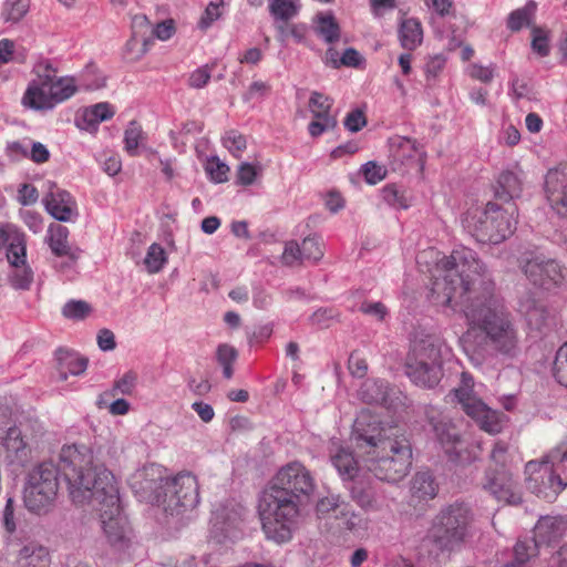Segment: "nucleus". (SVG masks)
I'll use <instances>...</instances> for the list:
<instances>
[{"mask_svg":"<svg viewBox=\"0 0 567 567\" xmlns=\"http://www.w3.org/2000/svg\"><path fill=\"white\" fill-rule=\"evenodd\" d=\"M436 271L430 299L463 315L467 327L463 339L514 358L519 352L518 327L476 252L467 247L455 248L437 260Z\"/></svg>","mask_w":567,"mask_h":567,"instance_id":"obj_1","label":"nucleus"},{"mask_svg":"<svg viewBox=\"0 0 567 567\" xmlns=\"http://www.w3.org/2000/svg\"><path fill=\"white\" fill-rule=\"evenodd\" d=\"M350 442L375 478L395 484L410 473L413 453L409 440L399 426L382 424L369 411L363 410L357 416Z\"/></svg>","mask_w":567,"mask_h":567,"instance_id":"obj_2","label":"nucleus"},{"mask_svg":"<svg viewBox=\"0 0 567 567\" xmlns=\"http://www.w3.org/2000/svg\"><path fill=\"white\" fill-rule=\"evenodd\" d=\"M315 491V478L300 462L282 466L260 495L258 513L266 537L277 544L292 538L299 517V499Z\"/></svg>","mask_w":567,"mask_h":567,"instance_id":"obj_3","label":"nucleus"},{"mask_svg":"<svg viewBox=\"0 0 567 567\" xmlns=\"http://www.w3.org/2000/svg\"><path fill=\"white\" fill-rule=\"evenodd\" d=\"M131 486L141 502L169 515L192 509L199 502L196 476L181 472L169 480L165 467L157 464H148L138 470L132 477Z\"/></svg>","mask_w":567,"mask_h":567,"instance_id":"obj_4","label":"nucleus"},{"mask_svg":"<svg viewBox=\"0 0 567 567\" xmlns=\"http://www.w3.org/2000/svg\"><path fill=\"white\" fill-rule=\"evenodd\" d=\"M60 468L68 484L69 497L76 507H86L100 495L114 498L115 476L102 465L93 464V452L84 444L64 445L59 455Z\"/></svg>","mask_w":567,"mask_h":567,"instance_id":"obj_5","label":"nucleus"},{"mask_svg":"<svg viewBox=\"0 0 567 567\" xmlns=\"http://www.w3.org/2000/svg\"><path fill=\"white\" fill-rule=\"evenodd\" d=\"M22 99L23 107L33 111H48L71 99L79 90L72 76H59L58 69L50 60L38 61L31 71Z\"/></svg>","mask_w":567,"mask_h":567,"instance_id":"obj_6","label":"nucleus"},{"mask_svg":"<svg viewBox=\"0 0 567 567\" xmlns=\"http://www.w3.org/2000/svg\"><path fill=\"white\" fill-rule=\"evenodd\" d=\"M475 516L464 503L442 508L433 518L427 539L440 553L460 551L475 535Z\"/></svg>","mask_w":567,"mask_h":567,"instance_id":"obj_7","label":"nucleus"},{"mask_svg":"<svg viewBox=\"0 0 567 567\" xmlns=\"http://www.w3.org/2000/svg\"><path fill=\"white\" fill-rule=\"evenodd\" d=\"M463 227L480 243L498 245L511 237L517 224L514 206L504 208L488 202L470 207L462 218Z\"/></svg>","mask_w":567,"mask_h":567,"instance_id":"obj_8","label":"nucleus"},{"mask_svg":"<svg viewBox=\"0 0 567 567\" xmlns=\"http://www.w3.org/2000/svg\"><path fill=\"white\" fill-rule=\"evenodd\" d=\"M58 491L59 467L52 462H43L28 474L23 489L24 505L31 513L47 514L53 507Z\"/></svg>","mask_w":567,"mask_h":567,"instance_id":"obj_9","label":"nucleus"},{"mask_svg":"<svg viewBox=\"0 0 567 567\" xmlns=\"http://www.w3.org/2000/svg\"><path fill=\"white\" fill-rule=\"evenodd\" d=\"M453 395L460 403L464 413L471 417L477 426L491 434L501 433L507 423V416L492 408H489L482 399L474 393V379L468 372L461 374V382L453 390Z\"/></svg>","mask_w":567,"mask_h":567,"instance_id":"obj_10","label":"nucleus"},{"mask_svg":"<svg viewBox=\"0 0 567 567\" xmlns=\"http://www.w3.org/2000/svg\"><path fill=\"white\" fill-rule=\"evenodd\" d=\"M109 496L100 495L89 501L86 507H80L84 512L94 513L101 522L104 534L111 545H120L125 539V532L121 518L118 486L115 485L114 498L111 503Z\"/></svg>","mask_w":567,"mask_h":567,"instance_id":"obj_11","label":"nucleus"},{"mask_svg":"<svg viewBox=\"0 0 567 567\" xmlns=\"http://www.w3.org/2000/svg\"><path fill=\"white\" fill-rule=\"evenodd\" d=\"M522 270L527 279L544 290L567 286V271L555 259L536 256L522 262Z\"/></svg>","mask_w":567,"mask_h":567,"instance_id":"obj_12","label":"nucleus"},{"mask_svg":"<svg viewBox=\"0 0 567 567\" xmlns=\"http://www.w3.org/2000/svg\"><path fill=\"white\" fill-rule=\"evenodd\" d=\"M528 488L538 497L553 502L566 488L560 474H556L548 461H530L525 466Z\"/></svg>","mask_w":567,"mask_h":567,"instance_id":"obj_13","label":"nucleus"},{"mask_svg":"<svg viewBox=\"0 0 567 567\" xmlns=\"http://www.w3.org/2000/svg\"><path fill=\"white\" fill-rule=\"evenodd\" d=\"M308 107L313 117L308 125V132L312 137H318L337 126L338 120L337 115L332 113L333 100L330 96L312 91Z\"/></svg>","mask_w":567,"mask_h":567,"instance_id":"obj_14","label":"nucleus"},{"mask_svg":"<svg viewBox=\"0 0 567 567\" xmlns=\"http://www.w3.org/2000/svg\"><path fill=\"white\" fill-rule=\"evenodd\" d=\"M545 193L550 207L567 219V165L560 164L547 172Z\"/></svg>","mask_w":567,"mask_h":567,"instance_id":"obj_15","label":"nucleus"},{"mask_svg":"<svg viewBox=\"0 0 567 567\" xmlns=\"http://www.w3.org/2000/svg\"><path fill=\"white\" fill-rule=\"evenodd\" d=\"M390 157L395 169L420 166L423 168L425 153L415 140L396 136L390 141Z\"/></svg>","mask_w":567,"mask_h":567,"instance_id":"obj_16","label":"nucleus"},{"mask_svg":"<svg viewBox=\"0 0 567 567\" xmlns=\"http://www.w3.org/2000/svg\"><path fill=\"white\" fill-rule=\"evenodd\" d=\"M484 487L498 502L516 505L522 501L520 488L508 470L495 471L488 474Z\"/></svg>","mask_w":567,"mask_h":567,"instance_id":"obj_17","label":"nucleus"},{"mask_svg":"<svg viewBox=\"0 0 567 567\" xmlns=\"http://www.w3.org/2000/svg\"><path fill=\"white\" fill-rule=\"evenodd\" d=\"M45 210L56 220L70 223L79 215L75 198L66 190L53 187L44 196Z\"/></svg>","mask_w":567,"mask_h":567,"instance_id":"obj_18","label":"nucleus"},{"mask_svg":"<svg viewBox=\"0 0 567 567\" xmlns=\"http://www.w3.org/2000/svg\"><path fill=\"white\" fill-rule=\"evenodd\" d=\"M518 311L525 317L530 329L536 331L545 332L556 326L555 316L532 295H527L519 300Z\"/></svg>","mask_w":567,"mask_h":567,"instance_id":"obj_19","label":"nucleus"},{"mask_svg":"<svg viewBox=\"0 0 567 567\" xmlns=\"http://www.w3.org/2000/svg\"><path fill=\"white\" fill-rule=\"evenodd\" d=\"M443 342L433 334L415 333L410 343L405 361L443 362Z\"/></svg>","mask_w":567,"mask_h":567,"instance_id":"obj_20","label":"nucleus"},{"mask_svg":"<svg viewBox=\"0 0 567 567\" xmlns=\"http://www.w3.org/2000/svg\"><path fill=\"white\" fill-rule=\"evenodd\" d=\"M443 362L405 361V373L410 380L423 388H434L443 377Z\"/></svg>","mask_w":567,"mask_h":567,"instance_id":"obj_21","label":"nucleus"},{"mask_svg":"<svg viewBox=\"0 0 567 567\" xmlns=\"http://www.w3.org/2000/svg\"><path fill=\"white\" fill-rule=\"evenodd\" d=\"M567 533V518L564 516L542 517L534 528L535 546L550 545Z\"/></svg>","mask_w":567,"mask_h":567,"instance_id":"obj_22","label":"nucleus"},{"mask_svg":"<svg viewBox=\"0 0 567 567\" xmlns=\"http://www.w3.org/2000/svg\"><path fill=\"white\" fill-rule=\"evenodd\" d=\"M69 235L68 227L53 223L48 227L45 241L55 257H68L74 261L78 256L69 244Z\"/></svg>","mask_w":567,"mask_h":567,"instance_id":"obj_23","label":"nucleus"},{"mask_svg":"<svg viewBox=\"0 0 567 567\" xmlns=\"http://www.w3.org/2000/svg\"><path fill=\"white\" fill-rule=\"evenodd\" d=\"M2 445L7 452V457L11 462L23 464L30 455V447L24 441L21 430L17 426L9 427L3 437Z\"/></svg>","mask_w":567,"mask_h":567,"instance_id":"obj_24","label":"nucleus"},{"mask_svg":"<svg viewBox=\"0 0 567 567\" xmlns=\"http://www.w3.org/2000/svg\"><path fill=\"white\" fill-rule=\"evenodd\" d=\"M243 508H233L229 513L224 509L216 512L214 517V528L220 532L226 538L236 539L240 536V526L243 524Z\"/></svg>","mask_w":567,"mask_h":567,"instance_id":"obj_25","label":"nucleus"},{"mask_svg":"<svg viewBox=\"0 0 567 567\" xmlns=\"http://www.w3.org/2000/svg\"><path fill=\"white\" fill-rule=\"evenodd\" d=\"M330 460L342 480L352 481L358 476L359 461L348 447L338 446L331 451Z\"/></svg>","mask_w":567,"mask_h":567,"instance_id":"obj_26","label":"nucleus"},{"mask_svg":"<svg viewBox=\"0 0 567 567\" xmlns=\"http://www.w3.org/2000/svg\"><path fill=\"white\" fill-rule=\"evenodd\" d=\"M398 37L401 47L408 51H414L422 44L423 28L416 18L402 19L399 25Z\"/></svg>","mask_w":567,"mask_h":567,"instance_id":"obj_27","label":"nucleus"},{"mask_svg":"<svg viewBox=\"0 0 567 567\" xmlns=\"http://www.w3.org/2000/svg\"><path fill=\"white\" fill-rule=\"evenodd\" d=\"M55 357L61 380H66L69 375H80L87 368V359L76 352L59 349Z\"/></svg>","mask_w":567,"mask_h":567,"instance_id":"obj_28","label":"nucleus"},{"mask_svg":"<svg viewBox=\"0 0 567 567\" xmlns=\"http://www.w3.org/2000/svg\"><path fill=\"white\" fill-rule=\"evenodd\" d=\"M433 430L446 454H451L456 445H462L460 433L451 420L445 417L433 423Z\"/></svg>","mask_w":567,"mask_h":567,"instance_id":"obj_29","label":"nucleus"},{"mask_svg":"<svg viewBox=\"0 0 567 567\" xmlns=\"http://www.w3.org/2000/svg\"><path fill=\"white\" fill-rule=\"evenodd\" d=\"M17 563L20 567H48L49 553L43 546L30 543L20 549Z\"/></svg>","mask_w":567,"mask_h":567,"instance_id":"obj_30","label":"nucleus"},{"mask_svg":"<svg viewBox=\"0 0 567 567\" xmlns=\"http://www.w3.org/2000/svg\"><path fill=\"white\" fill-rule=\"evenodd\" d=\"M523 192V179L513 171L503 172L497 179L496 196L501 199H513L520 196Z\"/></svg>","mask_w":567,"mask_h":567,"instance_id":"obj_31","label":"nucleus"},{"mask_svg":"<svg viewBox=\"0 0 567 567\" xmlns=\"http://www.w3.org/2000/svg\"><path fill=\"white\" fill-rule=\"evenodd\" d=\"M411 491L420 501L432 499L437 494V484L429 472H419L413 477Z\"/></svg>","mask_w":567,"mask_h":567,"instance_id":"obj_32","label":"nucleus"},{"mask_svg":"<svg viewBox=\"0 0 567 567\" xmlns=\"http://www.w3.org/2000/svg\"><path fill=\"white\" fill-rule=\"evenodd\" d=\"M386 390L388 386L384 381L368 379L359 390V398L367 404H381L386 399Z\"/></svg>","mask_w":567,"mask_h":567,"instance_id":"obj_33","label":"nucleus"},{"mask_svg":"<svg viewBox=\"0 0 567 567\" xmlns=\"http://www.w3.org/2000/svg\"><path fill=\"white\" fill-rule=\"evenodd\" d=\"M536 9V3L528 1L524 7L512 11L507 18V28L517 32L525 27H530L535 19Z\"/></svg>","mask_w":567,"mask_h":567,"instance_id":"obj_34","label":"nucleus"},{"mask_svg":"<svg viewBox=\"0 0 567 567\" xmlns=\"http://www.w3.org/2000/svg\"><path fill=\"white\" fill-rule=\"evenodd\" d=\"M315 30L318 35L328 43H333L340 38V27L331 13H319L315 19Z\"/></svg>","mask_w":567,"mask_h":567,"instance_id":"obj_35","label":"nucleus"},{"mask_svg":"<svg viewBox=\"0 0 567 567\" xmlns=\"http://www.w3.org/2000/svg\"><path fill=\"white\" fill-rule=\"evenodd\" d=\"M7 259L11 266H24L27 258V240L24 234L16 233L7 244Z\"/></svg>","mask_w":567,"mask_h":567,"instance_id":"obj_36","label":"nucleus"},{"mask_svg":"<svg viewBox=\"0 0 567 567\" xmlns=\"http://www.w3.org/2000/svg\"><path fill=\"white\" fill-rule=\"evenodd\" d=\"M31 0H4L0 16L7 23H18L30 10Z\"/></svg>","mask_w":567,"mask_h":567,"instance_id":"obj_37","label":"nucleus"},{"mask_svg":"<svg viewBox=\"0 0 567 567\" xmlns=\"http://www.w3.org/2000/svg\"><path fill=\"white\" fill-rule=\"evenodd\" d=\"M344 509L346 503L342 502L338 495L326 496L319 499L316 506L317 515L320 518L329 517L330 515H334L336 517L346 515Z\"/></svg>","mask_w":567,"mask_h":567,"instance_id":"obj_38","label":"nucleus"},{"mask_svg":"<svg viewBox=\"0 0 567 567\" xmlns=\"http://www.w3.org/2000/svg\"><path fill=\"white\" fill-rule=\"evenodd\" d=\"M152 45L153 41L151 39L144 38L138 41L135 35H132L125 44L123 56L127 62H137L150 51Z\"/></svg>","mask_w":567,"mask_h":567,"instance_id":"obj_39","label":"nucleus"},{"mask_svg":"<svg viewBox=\"0 0 567 567\" xmlns=\"http://www.w3.org/2000/svg\"><path fill=\"white\" fill-rule=\"evenodd\" d=\"M167 262L165 249L157 243L152 244L144 258V265L150 274L159 272Z\"/></svg>","mask_w":567,"mask_h":567,"instance_id":"obj_40","label":"nucleus"},{"mask_svg":"<svg viewBox=\"0 0 567 567\" xmlns=\"http://www.w3.org/2000/svg\"><path fill=\"white\" fill-rule=\"evenodd\" d=\"M114 114L115 110L113 105L107 102H101L86 107L83 114V118L87 124L93 125L112 118Z\"/></svg>","mask_w":567,"mask_h":567,"instance_id":"obj_41","label":"nucleus"},{"mask_svg":"<svg viewBox=\"0 0 567 567\" xmlns=\"http://www.w3.org/2000/svg\"><path fill=\"white\" fill-rule=\"evenodd\" d=\"M268 8L270 14L281 22L290 20L298 12L295 0H269Z\"/></svg>","mask_w":567,"mask_h":567,"instance_id":"obj_42","label":"nucleus"},{"mask_svg":"<svg viewBox=\"0 0 567 567\" xmlns=\"http://www.w3.org/2000/svg\"><path fill=\"white\" fill-rule=\"evenodd\" d=\"M237 357L238 352L233 346L228 343H221L218 346L216 359L223 367V374L226 379H230L233 377V363L236 361Z\"/></svg>","mask_w":567,"mask_h":567,"instance_id":"obj_43","label":"nucleus"},{"mask_svg":"<svg viewBox=\"0 0 567 567\" xmlns=\"http://www.w3.org/2000/svg\"><path fill=\"white\" fill-rule=\"evenodd\" d=\"M276 30L278 32L277 39L281 43L286 42L289 37L293 38L296 42H303L307 34L305 24L288 23V21L276 24Z\"/></svg>","mask_w":567,"mask_h":567,"instance_id":"obj_44","label":"nucleus"},{"mask_svg":"<svg viewBox=\"0 0 567 567\" xmlns=\"http://www.w3.org/2000/svg\"><path fill=\"white\" fill-rule=\"evenodd\" d=\"M551 372L555 380L567 388V341L556 351Z\"/></svg>","mask_w":567,"mask_h":567,"instance_id":"obj_45","label":"nucleus"},{"mask_svg":"<svg viewBox=\"0 0 567 567\" xmlns=\"http://www.w3.org/2000/svg\"><path fill=\"white\" fill-rule=\"evenodd\" d=\"M300 247L302 261L318 262L324 255L323 243L317 237H306Z\"/></svg>","mask_w":567,"mask_h":567,"instance_id":"obj_46","label":"nucleus"},{"mask_svg":"<svg viewBox=\"0 0 567 567\" xmlns=\"http://www.w3.org/2000/svg\"><path fill=\"white\" fill-rule=\"evenodd\" d=\"M480 451V444H468L462 441V445H456V449L447 455L455 463L468 464L478 457Z\"/></svg>","mask_w":567,"mask_h":567,"instance_id":"obj_47","label":"nucleus"},{"mask_svg":"<svg viewBox=\"0 0 567 567\" xmlns=\"http://www.w3.org/2000/svg\"><path fill=\"white\" fill-rule=\"evenodd\" d=\"M353 501L365 512H380L382 504L378 501L374 493L363 488H353L351 492Z\"/></svg>","mask_w":567,"mask_h":567,"instance_id":"obj_48","label":"nucleus"},{"mask_svg":"<svg viewBox=\"0 0 567 567\" xmlns=\"http://www.w3.org/2000/svg\"><path fill=\"white\" fill-rule=\"evenodd\" d=\"M142 138H143V131H142L141 125L135 121L130 122L127 128L124 132V144H125L124 148L128 153V155H131V156L137 155V153H138L137 150H138Z\"/></svg>","mask_w":567,"mask_h":567,"instance_id":"obj_49","label":"nucleus"},{"mask_svg":"<svg viewBox=\"0 0 567 567\" xmlns=\"http://www.w3.org/2000/svg\"><path fill=\"white\" fill-rule=\"evenodd\" d=\"M223 144L234 157L240 158L247 147V140L241 133L230 130L225 133Z\"/></svg>","mask_w":567,"mask_h":567,"instance_id":"obj_50","label":"nucleus"},{"mask_svg":"<svg viewBox=\"0 0 567 567\" xmlns=\"http://www.w3.org/2000/svg\"><path fill=\"white\" fill-rule=\"evenodd\" d=\"M224 9H225L224 0L210 1L207 4V7L198 22V27L202 30L208 29L216 20H218L223 16Z\"/></svg>","mask_w":567,"mask_h":567,"instance_id":"obj_51","label":"nucleus"},{"mask_svg":"<svg viewBox=\"0 0 567 567\" xmlns=\"http://www.w3.org/2000/svg\"><path fill=\"white\" fill-rule=\"evenodd\" d=\"M91 306L83 300H71L62 308V315L65 318L82 320L91 313Z\"/></svg>","mask_w":567,"mask_h":567,"instance_id":"obj_52","label":"nucleus"},{"mask_svg":"<svg viewBox=\"0 0 567 567\" xmlns=\"http://www.w3.org/2000/svg\"><path fill=\"white\" fill-rule=\"evenodd\" d=\"M83 85L87 90H99L105 86L106 79L102 75L95 64L90 63L82 72Z\"/></svg>","mask_w":567,"mask_h":567,"instance_id":"obj_53","label":"nucleus"},{"mask_svg":"<svg viewBox=\"0 0 567 567\" xmlns=\"http://www.w3.org/2000/svg\"><path fill=\"white\" fill-rule=\"evenodd\" d=\"M348 370L352 377L358 379H362L367 375L369 370L368 361L359 350H354L350 353Z\"/></svg>","mask_w":567,"mask_h":567,"instance_id":"obj_54","label":"nucleus"},{"mask_svg":"<svg viewBox=\"0 0 567 567\" xmlns=\"http://www.w3.org/2000/svg\"><path fill=\"white\" fill-rule=\"evenodd\" d=\"M383 199L392 207L399 209H406L410 203L403 193L395 185H386L382 189Z\"/></svg>","mask_w":567,"mask_h":567,"instance_id":"obj_55","label":"nucleus"},{"mask_svg":"<svg viewBox=\"0 0 567 567\" xmlns=\"http://www.w3.org/2000/svg\"><path fill=\"white\" fill-rule=\"evenodd\" d=\"M205 169L215 183H225L228 179L229 167L217 157L209 158Z\"/></svg>","mask_w":567,"mask_h":567,"instance_id":"obj_56","label":"nucleus"},{"mask_svg":"<svg viewBox=\"0 0 567 567\" xmlns=\"http://www.w3.org/2000/svg\"><path fill=\"white\" fill-rule=\"evenodd\" d=\"M31 140L25 137L21 141H11L6 145V155L12 161L28 158Z\"/></svg>","mask_w":567,"mask_h":567,"instance_id":"obj_57","label":"nucleus"},{"mask_svg":"<svg viewBox=\"0 0 567 567\" xmlns=\"http://www.w3.org/2000/svg\"><path fill=\"white\" fill-rule=\"evenodd\" d=\"M33 281V271L32 269L24 264V266H19L16 268L12 278L11 285L16 289L28 290Z\"/></svg>","mask_w":567,"mask_h":567,"instance_id":"obj_58","label":"nucleus"},{"mask_svg":"<svg viewBox=\"0 0 567 567\" xmlns=\"http://www.w3.org/2000/svg\"><path fill=\"white\" fill-rule=\"evenodd\" d=\"M362 174L368 184L375 185L386 176V169L375 162H368L362 167Z\"/></svg>","mask_w":567,"mask_h":567,"instance_id":"obj_59","label":"nucleus"},{"mask_svg":"<svg viewBox=\"0 0 567 567\" xmlns=\"http://www.w3.org/2000/svg\"><path fill=\"white\" fill-rule=\"evenodd\" d=\"M213 66L203 65L194 70L188 78V85L193 89H202L207 85L212 78Z\"/></svg>","mask_w":567,"mask_h":567,"instance_id":"obj_60","label":"nucleus"},{"mask_svg":"<svg viewBox=\"0 0 567 567\" xmlns=\"http://www.w3.org/2000/svg\"><path fill=\"white\" fill-rule=\"evenodd\" d=\"M281 262L286 266L302 262L301 247L297 241L290 240L286 243L281 255Z\"/></svg>","mask_w":567,"mask_h":567,"instance_id":"obj_61","label":"nucleus"},{"mask_svg":"<svg viewBox=\"0 0 567 567\" xmlns=\"http://www.w3.org/2000/svg\"><path fill=\"white\" fill-rule=\"evenodd\" d=\"M258 175L257 168L249 163H241L237 168L236 179L237 184L241 186L252 185Z\"/></svg>","mask_w":567,"mask_h":567,"instance_id":"obj_62","label":"nucleus"},{"mask_svg":"<svg viewBox=\"0 0 567 567\" xmlns=\"http://www.w3.org/2000/svg\"><path fill=\"white\" fill-rule=\"evenodd\" d=\"M367 125V117L362 110L349 112L344 118V127L350 132H359Z\"/></svg>","mask_w":567,"mask_h":567,"instance_id":"obj_63","label":"nucleus"},{"mask_svg":"<svg viewBox=\"0 0 567 567\" xmlns=\"http://www.w3.org/2000/svg\"><path fill=\"white\" fill-rule=\"evenodd\" d=\"M176 32L175 21L173 19H167L162 22L156 23L152 28V33L161 41H166L171 39Z\"/></svg>","mask_w":567,"mask_h":567,"instance_id":"obj_64","label":"nucleus"}]
</instances>
